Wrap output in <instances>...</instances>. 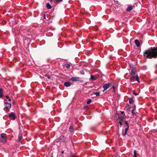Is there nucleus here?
I'll use <instances>...</instances> for the list:
<instances>
[{"instance_id":"2eb2a0df","label":"nucleus","mask_w":157,"mask_h":157,"mask_svg":"<svg viewBox=\"0 0 157 157\" xmlns=\"http://www.w3.org/2000/svg\"><path fill=\"white\" fill-rule=\"evenodd\" d=\"M94 94L95 95L97 96H98L100 95V93L98 92H94Z\"/></svg>"},{"instance_id":"f3484780","label":"nucleus","mask_w":157,"mask_h":157,"mask_svg":"<svg viewBox=\"0 0 157 157\" xmlns=\"http://www.w3.org/2000/svg\"><path fill=\"white\" fill-rule=\"evenodd\" d=\"M89 109V107L88 105H86L83 107V109L86 110H87Z\"/></svg>"},{"instance_id":"6ab92c4d","label":"nucleus","mask_w":157,"mask_h":157,"mask_svg":"<svg viewBox=\"0 0 157 157\" xmlns=\"http://www.w3.org/2000/svg\"><path fill=\"white\" fill-rule=\"evenodd\" d=\"M70 142V140H67L65 142V145L66 146L67 145H68V143H69Z\"/></svg>"},{"instance_id":"4be33fe9","label":"nucleus","mask_w":157,"mask_h":157,"mask_svg":"<svg viewBox=\"0 0 157 157\" xmlns=\"http://www.w3.org/2000/svg\"><path fill=\"white\" fill-rule=\"evenodd\" d=\"M22 137L21 136H19V137H18V141L19 142L21 141V140L22 139Z\"/></svg>"},{"instance_id":"b1692460","label":"nucleus","mask_w":157,"mask_h":157,"mask_svg":"<svg viewBox=\"0 0 157 157\" xmlns=\"http://www.w3.org/2000/svg\"><path fill=\"white\" fill-rule=\"evenodd\" d=\"M91 99H89L87 101V104H89L91 103Z\"/></svg>"},{"instance_id":"a19ab883","label":"nucleus","mask_w":157,"mask_h":157,"mask_svg":"<svg viewBox=\"0 0 157 157\" xmlns=\"http://www.w3.org/2000/svg\"><path fill=\"white\" fill-rule=\"evenodd\" d=\"M71 157H76V156H71Z\"/></svg>"},{"instance_id":"f257e3e1","label":"nucleus","mask_w":157,"mask_h":157,"mask_svg":"<svg viewBox=\"0 0 157 157\" xmlns=\"http://www.w3.org/2000/svg\"><path fill=\"white\" fill-rule=\"evenodd\" d=\"M144 57L149 59L157 58V47H151L144 52Z\"/></svg>"},{"instance_id":"0eeeda50","label":"nucleus","mask_w":157,"mask_h":157,"mask_svg":"<svg viewBox=\"0 0 157 157\" xmlns=\"http://www.w3.org/2000/svg\"><path fill=\"white\" fill-rule=\"evenodd\" d=\"M111 85V84L110 83H108L105 84L103 86V88H104L103 92L109 88Z\"/></svg>"},{"instance_id":"423d86ee","label":"nucleus","mask_w":157,"mask_h":157,"mask_svg":"<svg viewBox=\"0 0 157 157\" xmlns=\"http://www.w3.org/2000/svg\"><path fill=\"white\" fill-rule=\"evenodd\" d=\"M31 41V39L30 38L26 37L24 40V44H25L27 45H29Z\"/></svg>"},{"instance_id":"ea45409f","label":"nucleus","mask_w":157,"mask_h":157,"mask_svg":"<svg viewBox=\"0 0 157 157\" xmlns=\"http://www.w3.org/2000/svg\"><path fill=\"white\" fill-rule=\"evenodd\" d=\"M51 2H53V0H49Z\"/></svg>"},{"instance_id":"f03ea898","label":"nucleus","mask_w":157,"mask_h":157,"mask_svg":"<svg viewBox=\"0 0 157 157\" xmlns=\"http://www.w3.org/2000/svg\"><path fill=\"white\" fill-rule=\"evenodd\" d=\"M136 70L135 67L132 68L130 75H131V77L130 78V81H133L135 78L138 82H139V78L138 76L136 75Z\"/></svg>"},{"instance_id":"7ed1b4c3","label":"nucleus","mask_w":157,"mask_h":157,"mask_svg":"<svg viewBox=\"0 0 157 157\" xmlns=\"http://www.w3.org/2000/svg\"><path fill=\"white\" fill-rule=\"evenodd\" d=\"M0 141L3 143H6L7 139L6 136L2 134H0Z\"/></svg>"},{"instance_id":"20e7f679","label":"nucleus","mask_w":157,"mask_h":157,"mask_svg":"<svg viewBox=\"0 0 157 157\" xmlns=\"http://www.w3.org/2000/svg\"><path fill=\"white\" fill-rule=\"evenodd\" d=\"M66 139V137L63 136H61L56 139L57 142H63L65 141Z\"/></svg>"},{"instance_id":"39448f33","label":"nucleus","mask_w":157,"mask_h":157,"mask_svg":"<svg viewBox=\"0 0 157 157\" xmlns=\"http://www.w3.org/2000/svg\"><path fill=\"white\" fill-rule=\"evenodd\" d=\"M8 116L9 117L10 119L13 120H15L16 118L15 114L13 112L9 113Z\"/></svg>"},{"instance_id":"5701e85b","label":"nucleus","mask_w":157,"mask_h":157,"mask_svg":"<svg viewBox=\"0 0 157 157\" xmlns=\"http://www.w3.org/2000/svg\"><path fill=\"white\" fill-rule=\"evenodd\" d=\"M65 66L67 68H69L70 67V65L69 64H66Z\"/></svg>"},{"instance_id":"c85d7f7f","label":"nucleus","mask_w":157,"mask_h":157,"mask_svg":"<svg viewBox=\"0 0 157 157\" xmlns=\"http://www.w3.org/2000/svg\"><path fill=\"white\" fill-rule=\"evenodd\" d=\"M133 94H134L135 95V96H136V95H138V94H137V93H136L135 92V91H134V90H133Z\"/></svg>"},{"instance_id":"1a4fd4ad","label":"nucleus","mask_w":157,"mask_h":157,"mask_svg":"<svg viewBox=\"0 0 157 157\" xmlns=\"http://www.w3.org/2000/svg\"><path fill=\"white\" fill-rule=\"evenodd\" d=\"M71 80L73 81H80V78L78 77H73L71 78Z\"/></svg>"},{"instance_id":"412c9836","label":"nucleus","mask_w":157,"mask_h":157,"mask_svg":"<svg viewBox=\"0 0 157 157\" xmlns=\"http://www.w3.org/2000/svg\"><path fill=\"white\" fill-rule=\"evenodd\" d=\"M6 99H8V101H11V99H10V98H9V97L8 96H6Z\"/></svg>"},{"instance_id":"58836bf2","label":"nucleus","mask_w":157,"mask_h":157,"mask_svg":"<svg viewBox=\"0 0 157 157\" xmlns=\"http://www.w3.org/2000/svg\"><path fill=\"white\" fill-rule=\"evenodd\" d=\"M121 113L122 114H123L124 113V112H123H123H121Z\"/></svg>"},{"instance_id":"2f4dec72","label":"nucleus","mask_w":157,"mask_h":157,"mask_svg":"<svg viewBox=\"0 0 157 157\" xmlns=\"http://www.w3.org/2000/svg\"><path fill=\"white\" fill-rule=\"evenodd\" d=\"M120 118V119H121V121H123V118L121 117V118H120L119 117V119Z\"/></svg>"},{"instance_id":"9b49d317","label":"nucleus","mask_w":157,"mask_h":157,"mask_svg":"<svg viewBox=\"0 0 157 157\" xmlns=\"http://www.w3.org/2000/svg\"><path fill=\"white\" fill-rule=\"evenodd\" d=\"M135 43L137 47H138L140 45V43L137 40H135Z\"/></svg>"},{"instance_id":"4468645a","label":"nucleus","mask_w":157,"mask_h":157,"mask_svg":"<svg viewBox=\"0 0 157 157\" xmlns=\"http://www.w3.org/2000/svg\"><path fill=\"white\" fill-rule=\"evenodd\" d=\"M132 9H133V7L132 6H129L128 7L127 10L128 11H130L131 10H132Z\"/></svg>"},{"instance_id":"cd10ccee","label":"nucleus","mask_w":157,"mask_h":157,"mask_svg":"<svg viewBox=\"0 0 157 157\" xmlns=\"http://www.w3.org/2000/svg\"><path fill=\"white\" fill-rule=\"evenodd\" d=\"M132 113L133 114H135V110L133 109L132 111Z\"/></svg>"},{"instance_id":"ddd939ff","label":"nucleus","mask_w":157,"mask_h":157,"mask_svg":"<svg viewBox=\"0 0 157 157\" xmlns=\"http://www.w3.org/2000/svg\"><path fill=\"white\" fill-rule=\"evenodd\" d=\"M46 6L48 9H50L52 8V7L51 5L48 3L46 5Z\"/></svg>"},{"instance_id":"9d476101","label":"nucleus","mask_w":157,"mask_h":157,"mask_svg":"<svg viewBox=\"0 0 157 157\" xmlns=\"http://www.w3.org/2000/svg\"><path fill=\"white\" fill-rule=\"evenodd\" d=\"M71 85V84L69 82H66L64 83V86L67 87H69Z\"/></svg>"},{"instance_id":"f8f14e48","label":"nucleus","mask_w":157,"mask_h":157,"mask_svg":"<svg viewBox=\"0 0 157 157\" xmlns=\"http://www.w3.org/2000/svg\"><path fill=\"white\" fill-rule=\"evenodd\" d=\"M128 129L129 128L128 127H127L125 128L124 133H123V136H125L127 134V132L128 130Z\"/></svg>"},{"instance_id":"4c0bfd02","label":"nucleus","mask_w":157,"mask_h":157,"mask_svg":"<svg viewBox=\"0 0 157 157\" xmlns=\"http://www.w3.org/2000/svg\"><path fill=\"white\" fill-rule=\"evenodd\" d=\"M13 103L14 104H15V102L14 101H13Z\"/></svg>"},{"instance_id":"72a5a7b5","label":"nucleus","mask_w":157,"mask_h":157,"mask_svg":"<svg viewBox=\"0 0 157 157\" xmlns=\"http://www.w3.org/2000/svg\"><path fill=\"white\" fill-rule=\"evenodd\" d=\"M136 106L135 105L134 107H133V109L134 110H135L136 109Z\"/></svg>"},{"instance_id":"aec40b11","label":"nucleus","mask_w":157,"mask_h":157,"mask_svg":"<svg viewBox=\"0 0 157 157\" xmlns=\"http://www.w3.org/2000/svg\"><path fill=\"white\" fill-rule=\"evenodd\" d=\"M134 157H137L136 155L137 154L136 150L134 151Z\"/></svg>"},{"instance_id":"dca6fc26","label":"nucleus","mask_w":157,"mask_h":157,"mask_svg":"<svg viewBox=\"0 0 157 157\" xmlns=\"http://www.w3.org/2000/svg\"><path fill=\"white\" fill-rule=\"evenodd\" d=\"M133 101V99L132 98H131L129 99V103L130 104H132V103Z\"/></svg>"},{"instance_id":"473e14b6","label":"nucleus","mask_w":157,"mask_h":157,"mask_svg":"<svg viewBox=\"0 0 157 157\" xmlns=\"http://www.w3.org/2000/svg\"><path fill=\"white\" fill-rule=\"evenodd\" d=\"M119 123L120 124V125H122V123L121 121H119Z\"/></svg>"},{"instance_id":"bb28decb","label":"nucleus","mask_w":157,"mask_h":157,"mask_svg":"<svg viewBox=\"0 0 157 157\" xmlns=\"http://www.w3.org/2000/svg\"><path fill=\"white\" fill-rule=\"evenodd\" d=\"M91 79L93 80H95V79L93 75H91Z\"/></svg>"},{"instance_id":"a211bd4d","label":"nucleus","mask_w":157,"mask_h":157,"mask_svg":"<svg viewBox=\"0 0 157 157\" xmlns=\"http://www.w3.org/2000/svg\"><path fill=\"white\" fill-rule=\"evenodd\" d=\"M45 76L48 79H49L50 78L51 76L49 75L45 74Z\"/></svg>"},{"instance_id":"c9c22d12","label":"nucleus","mask_w":157,"mask_h":157,"mask_svg":"<svg viewBox=\"0 0 157 157\" xmlns=\"http://www.w3.org/2000/svg\"><path fill=\"white\" fill-rule=\"evenodd\" d=\"M58 2H60L62 1V0H57Z\"/></svg>"},{"instance_id":"393cba45","label":"nucleus","mask_w":157,"mask_h":157,"mask_svg":"<svg viewBox=\"0 0 157 157\" xmlns=\"http://www.w3.org/2000/svg\"><path fill=\"white\" fill-rule=\"evenodd\" d=\"M125 124H126V126H127V127H128L129 128V124H128V122L127 121H125Z\"/></svg>"},{"instance_id":"c756f323","label":"nucleus","mask_w":157,"mask_h":157,"mask_svg":"<svg viewBox=\"0 0 157 157\" xmlns=\"http://www.w3.org/2000/svg\"><path fill=\"white\" fill-rule=\"evenodd\" d=\"M74 128V127L73 126H72V125H71L70 128H69V129H73Z\"/></svg>"},{"instance_id":"7c9ffc66","label":"nucleus","mask_w":157,"mask_h":157,"mask_svg":"<svg viewBox=\"0 0 157 157\" xmlns=\"http://www.w3.org/2000/svg\"><path fill=\"white\" fill-rule=\"evenodd\" d=\"M3 96L2 93H0V98H1Z\"/></svg>"},{"instance_id":"f704fd0d","label":"nucleus","mask_w":157,"mask_h":157,"mask_svg":"<svg viewBox=\"0 0 157 157\" xmlns=\"http://www.w3.org/2000/svg\"><path fill=\"white\" fill-rule=\"evenodd\" d=\"M61 153L62 154H63L64 153V151H61Z\"/></svg>"},{"instance_id":"e433bc0d","label":"nucleus","mask_w":157,"mask_h":157,"mask_svg":"<svg viewBox=\"0 0 157 157\" xmlns=\"http://www.w3.org/2000/svg\"><path fill=\"white\" fill-rule=\"evenodd\" d=\"M113 90H114V89H115V86H113Z\"/></svg>"},{"instance_id":"6e6552de","label":"nucleus","mask_w":157,"mask_h":157,"mask_svg":"<svg viewBox=\"0 0 157 157\" xmlns=\"http://www.w3.org/2000/svg\"><path fill=\"white\" fill-rule=\"evenodd\" d=\"M4 104L5 107L7 109H9L10 108L11 105L10 103L8 102H5Z\"/></svg>"},{"instance_id":"a878e982","label":"nucleus","mask_w":157,"mask_h":157,"mask_svg":"<svg viewBox=\"0 0 157 157\" xmlns=\"http://www.w3.org/2000/svg\"><path fill=\"white\" fill-rule=\"evenodd\" d=\"M81 74L82 75H84V72L83 70H82L80 72Z\"/></svg>"}]
</instances>
